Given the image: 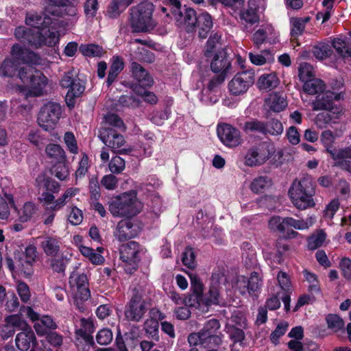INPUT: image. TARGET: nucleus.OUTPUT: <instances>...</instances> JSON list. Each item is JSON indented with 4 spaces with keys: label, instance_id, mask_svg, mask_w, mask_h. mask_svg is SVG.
<instances>
[{
    "label": "nucleus",
    "instance_id": "obj_51",
    "mask_svg": "<svg viewBox=\"0 0 351 351\" xmlns=\"http://www.w3.org/2000/svg\"><path fill=\"white\" fill-rule=\"evenodd\" d=\"M54 176L60 180H65L69 175V168L66 160L58 162L53 167Z\"/></svg>",
    "mask_w": 351,
    "mask_h": 351
},
{
    "label": "nucleus",
    "instance_id": "obj_32",
    "mask_svg": "<svg viewBox=\"0 0 351 351\" xmlns=\"http://www.w3.org/2000/svg\"><path fill=\"white\" fill-rule=\"evenodd\" d=\"M134 0H113L107 10L110 18L114 19L120 15Z\"/></svg>",
    "mask_w": 351,
    "mask_h": 351
},
{
    "label": "nucleus",
    "instance_id": "obj_22",
    "mask_svg": "<svg viewBox=\"0 0 351 351\" xmlns=\"http://www.w3.org/2000/svg\"><path fill=\"white\" fill-rule=\"evenodd\" d=\"M15 343L21 351L33 349L37 344L36 338L32 328H27L19 332L15 338Z\"/></svg>",
    "mask_w": 351,
    "mask_h": 351
},
{
    "label": "nucleus",
    "instance_id": "obj_64",
    "mask_svg": "<svg viewBox=\"0 0 351 351\" xmlns=\"http://www.w3.org/2000/svg\"><path fill=\"white\" fill-rule=\"evenodd\" d=\"M327 152L330 153L331 157L335 160L351 158V147L339 150L328 149Z\"/></svg>",
    "mask_w": 351,
    "mask_h": 351
},
{
    "label": "nucleus",
    "instance_id": "obj_34",
    "mask_svg": "<svg viewBox=\"0 0 351 351\" xmlns=\"http://www.w3.org/2000/svg\"><path fill=\"white\" fill-rule=\"evenodd\" d=\"M274 34L273 36V41L275 42V39L277 38V33L274 32V28L271 25H267L264 28L258 29L255 33L253 34L252 40L254 45H256L258 47L261 45H262L266 39L268 38L269 34Z\"/></svg>",
    "mask_w": 351,
    "mask_h": 351
},
{
    "label": "nucleus",
    "instance_id": "obj_19",
    "mask_svg": "<svg viewBox=\"0 0 351 351\" xmlns=\"http://www.w3.org/2000/svg\"><path fill=\"white\" fill-rule=\"evenodd\" d=\"M10 184V181L8 178H2L1 180L2 192L4 197L8 202V203H7L5 200L0 198V219H7L10 216V211L8 204L14 209L17 210L13 195L10 193V189L9 188V185Z\"/></svg>",
    "mask_w": 351,
    "mask_h": 351
},
{
    "label": "nucleus",
    "instance_id": "obj_63",
    "mask_svg": "<svg viewBox=\"0 0 351 351\" xmlns=\"http://www.w3.org/2000/svg\"><path fill=\"white\" fill-rule=\"evenodd\" d=\"M108 167L112 173H120L125 169V160L119 156L113 157L110 161Z\"/></svg>",
    "mask_w": 351,
    "mask_h": 351
},
{
    "label": "nucleus",
    "instance_id": "obj_24",
    "mask_svg": "<svg viewBox=\"0 0 351 351\" xmlns=\"http://www.w3.org/2000/svg\"><path fill=\"white\" fill-rule=\"evenodd\" d=\"M131 72L132 77L142 87H150L154 83L153 77L138 63L133 62L131 64Z\"/></svg>",
    "mask_w": 351,
    "mask_h": 351
},
{
    "label": "nucleus",
    "instance_id": "obj_41",
    "mask_svg": "<svg viewBox=\"0 0 351 351\" xmlns=\"http://www.w3.org/2000/svg\"><path fill=\"white\" fill-rule=\"evenodd\" d=\"M328 328L333 332L343 331L345 324L343 320L336 314H329L326 317Z\"/></svg>",
    "mask_w": 351,
    "mask_h": 351
},
{
    "label": "nucleus",
    "instance_id": "obj_57",
    "mask_svg": "<svg viewBox=\"0 0 351 351\" xmlns=\"http://www.w3.org/2000/svg\"><path fill=\"white\" fill-rule=\"evenodd\" d=\"M303 273L306 280L309 283V291H311L312 293H319L320 289L317 276L308 270H304Z\"/></svg>",
    "mask_w": 351,
    "mask_h": 351
},
{
    "label": "nucleus",
    "instance_id": "obj_53",
    "mask_svg": "<svg viewBox=\"0 0 351 351\" xmlns=\"http://www.w3.org/2000/svg\"><path fill=\"white\" fill-rule=\"evenodd\" d=\"M332 45V47L343 58L351 56V49L343 40L341 38H335Z\"/></svg>",
    "mask_w": 351,
    "mask_h": 351
},
{
    "label": "nucleus",
    "instance_id": "obj_30",
    "mask_svg": "<svg viewBox=\"0 0 351 351\" xmlns=\"http://www.w3.org/2000/svg\"><path fill=\"white\" fill-rule=\"evenodd\" d=\"M197 24L199 28V38H206L213 25L211 16L206 12L202 13L198 16Z\"/></svg>",
    "mask_w": 351,
    "mask_h": 351
},
{
    "label": "nucleus",
    "instance_id": "obj_50",
    "mask_svg": "<svg viewBox=\"0 0 351 351\" xmlns=\"http://www.w3.org/2000/svg\"><path fill=\"white\" fill-rule=\"evenodd\" d=\"M79 192L80 189L78 188L72 187L67 189L64 194L54 202L55 208H62L72 197L77 195Z\"/></svg>",
    "mask_w": 351,
    "mask_h": 351
},
{
    "label": "nucleus",
    "instance_id": "obj_40",
    "mask_svg": "<svg viewBox=\"0 0 351 351\" xmlns=\"http://www.w3.org/2000/svg\"><path fill=\"white\" fill-rule=\"evenodd\" d=\"M36 247L32 245H28L25 250L23 257H21L19 261L21 267L25 269V267H27L31 266L32 263L36 261Z\"/></svg>",
    "mask_w": 351,
    "mask_h": 351
},
{
    "label": "nucleus",
    "instance_id": "obj_61",
    "mask_svg": "<svg viewBox=\"0 0 351 351\" xmlns=\"http://www.w3.org/2000/svg\"><path fill=\"white\" fill-rule=\"evenodd\" d=\"M112 330L107 328L99 330L96 335V340L100 345L109 344L112 341Z\"/></svg>",
    "mask_w": 351,
    "mask_h": 351
},
{
    "label": "nucleus",
    "instance_id": "obj_16",
    "mask_svg": "<svg viewBox=\"0 0 351 351\" xmlns=\"http://www.w3.org/2000/svg\"><path fill=\"white\" fill-rule=\"evenodd\" d=\"M11 58L19 66L21 64L38 65L41 64L40 56L34 51L23 47L19 44H14L10 51ZM28 67V66H27Z\"/></svg>",
    "mask_w": 351,
    "mask_h": 351
},
{
    "label": "nucleus",
    "instance_id": "obj_4",
    "mask_svg": "<svg viewBox=\"0 0 351 351\" xmlns=\"http://www.w3.org/2000/svg\"><path fill=\"white\" fill-rule=\"evenodd\" d=\"M154 6L149 1L141 2L130 9V24L134 32H144L153 27Z\"/></svg>",
    "mask_w": 351,
    "mask_h": 351
},
{
    "label": "nucleus",
    "instance_id": "obj_18",
    "mask_svg": "<svg viewBox=\"0 0 351 351\" xmlns=\"http://www.w3.org/2000/svg\"><path fill=\"white\" fill-rule=\"evenodd\" d=\"M26 315L34 322V328L38 335L47 334L50 330L56 329L57 326L50 316L45 315L40 317L39 315L27 306L25 308Z\"/></svg>",
    "mask_w": 351,
    "mask_h": 351
},
{
    "label": "nucleus",
    "instance_id": "obj_2",
    "mask_svg": "<svg viewBox=\"0 0 351 351\" xmlns=\"http://www.w3.org/2000/svg\"><path fill=\"white\" fill-rule=\"evenodd\" d=\"M315 194V184L313 178L308 175L295 180L289 190V195L293 204L299 210L314 207Z\"/></svg>",
    "mask_w": 351,
    "mask_h": 351
},
{
    "label": "nucleus",
    "instance_id": "obj_54",
    "mask_svg": "<svg viewBox=\"0 0 351 351\" xmlns=\"http://www.w3.org/2000/svg\"><path fill=\"white\" fill-rule=\"evenodd\" d=\"M265 134H271L276 136L282 134L283 132V126L281 122L277 119H271L268 122H265Z\"/></svg>",
    "mask_w": 351,
    "mask_h": 351
},
{
    "label": "nucleus",
    "instance_id": "obj_9",
    "mask_svg": "<svg viewBox=\"0 0 351 351\" xmlns=\"http://www.w3.org/2000/svg\"><path fill=\"white\" fill-rule=\"evenodd\" d=\"M147 310V307L143 291L136 288L134 289L132 296L125 306V317L126 319L130 322H138L143 318Z\"/></svg>",
    "mask_w": 351,
    "mask_h": 351
},
{
    "label": "nucleus",
    "instance_id": "obj_37",
    "mask_svg": "<svg viewBox=\"0 0 351 351\" xmlns=\"http://www.w3.org/2000/svg\"><path fill=\"white\" fill-rule=\"evenodd\" d=\"M19 66L12 58H5L0 66V75L3 77H13L16 71H19L22 68H19Z\"/></svg>",
    "mask_w": 351,
    "mask_h": 351
},
{
    "label": "nucleus",
    "instance_id": "obj_29",
    "mask_svg": "<svg viewBox=\"0 0 351 351\" xmlns=\"http://www.w3.org/2000/svg\"><path fill=\"white\" fill-rule=\"evenodd\" d=\"M240 19L242 24L244 25V30L249 32L248 25H254L259 22V16L257 14L256 9L252 7L243 9L240 12Z\"/></svg>",
    "mask_w": 351,
    "mask_h": 351
},
{
    "label": "nucleus",
    "instance_id": "obj_21",
    "mask_svg": "<svg viewBox=\"0 0 351 351\" xmlns=\"http://www.w3.org/2000/svg\"><path fill=\"white\" fill-rule=\"evenodd\" d=\"M198 20L195 11L192 8H184L180 13L176 14V21L180 27H184L186 32L195 30Z\"/></svg>",
    "mask_w": 351,
    "mask_h": 351
},
{
    "label": "nucleus",
    "instance_id": "obj_43",
    "mask_svg": "<svg viewBox=\"0 0 351 351\" xmlns=\"http://www.w3.org/2000/svg\"><path fill=\"white\" fill-rule=\"evenodd\" d=\"M164 3L165 6L161 8L162 12L166 13L167 16L171 15L176 20V14L182 12L180 1L178 0H165Z\"/></svg>",
    "mask_w": 351,
    "mask_h": 351
},
{
    "label": "nucleus",
    "instance_id": "obj_31",
    "mask_svg": "<svg viewBox=\"0 0 351 351\" xmlns=\"http://www.w3.org/2000/svg\"><path fill=\"white\" fill-rule=\"evenodd\" d=\"M60 240L56 237L47 236L41 243L44 252L50 256H56L60 250Z\"/></svg>",
    "mask_w": 351,
    "mask_h": 351
},
{
    "label": "nucleus",
    "instance_id": "obj_49",
    "mask_svg": "<svg viewBox=\"0 0 351 351\" xmlns=\"http://www.w3.org/2000/svg\"><path fill=\"white\" fill-rule=\"evenodd\" d=\"M223 335L219 332V334L211 335L208 337H204L199 339V341H197V346L201 345L204 348H211L214 346H218L222 343Z\"/></svg>",
    "mask_w": 351,
    "mask_h": 351
},
{
    "label": "nucleus",
    "instance_id": "obj_23",
    "mask_svg": "<svg viewBox=\"0 0 351 351\" xmlns=\"http://www.w3.org/2000/svg\"><path fill=\"white\" fill-rule=\"evenodd\" d=\"M231 67V64L227 56L225 49L218 51L214 56L210 62V69L215 73L220 75L226 74Z\"/></svg>",
    "mask_w": 351,
    "mask_h": 351
},
{
    "label": "nucleus",
    "instance_id": "obj_45",
    "mask_svg": "<svg viewBox=\"0 0 351 351\" xmlns=\"http://www.w3.org/2000/svg\"><path fill=\"white\" fill-rule=\"evenodd\" d=\"M265 122L257 119L247 121L243 126V130L246 133L255 132L265 134Z\"/></svg>",
    "mask_w": 351,
    "mask_h": 351
},
{
    "label": "nucleus",
    "instance_id": "obj_39",
    "mask_svg": "<svg viewBox=\"0 0 351 351\" xmlns=\"http://www.w3.org/2000/svg\"><path fill=\"white\" fill-rule=\"evenodd\" d=\"M45 152L49 158L58 162L66 160L64 150L57 144H49L45 148Z\"/></svg>",
    "mask_w": 351,
    "mask_h": 351
},
{
    "label": "nucleus",
    "instance_id": "obj_55",
    "mask_svg": "<svg viewBox=\"0 0 351 351\" xmlns=\"http://www.w3.org/2000/svg\"><path fill=\"white\" fill-rule=\"evenodd\" d=\"M248 293L252 295L259 291L262 286V280L256 272L252 273L247 278Z\"/></svg>",
    "mask_w": 351,
    "mask_h": 351
},
{
    "label": "nucleus",
    "instance_id": "obj_35",
    "mask_svg": "<svg viewBox=\"0 0 351 351\" xmlns=\"http://www.w3.org/2000/svg\"><path fill=\"white\" fill-rule=\"evenodd\" d=\"M272 185L271 180L267 176H258L254 179L250 184V189L254 193H263Z\"/></svg>",
    "mask_w": 351,
    "mask_h": 351
},
{
    "label": "nucleus",
    "instance_id": "obj_52",
    "mask_svg": "<svg viewBox=\"0 0 351 351\" xmlns=\"http://www.w3.org/2000/svg\"><path fill=\"white\" fill-rule=\"evenodd\" d=\"M6 324L5 328H9L11 326L12 328H18L22 330H25L27 328H29L27 323L21 319L18 315H12L8 316L5 319Z\"/></svg>",
    "mask_w": 351,
    "mask_h": 351
},
{
    "label": "nucleus",
    "instance_id": "obj_12",
    "mask_svg": "<svg viewBox=\"0 0 351 351\" xmlns=\"http://www.w3.org/2000/svg\"><path fill=\"white\" fill-rule=\"evenodd\" d=\"M270 145L263 142L250 147L244 157V163L248 167H256L264 164L270 157L272 150Z\"/></svg>",
    "mask_w": 351,
    "mask_h": 351
},
{
    "label": "nucleus",
    "instance_id": "obj_42",
    "mask_svg": "<svg viewBox=\"0 0 351 351\" xmlns=\"http://www.w3.org/2000/svg\"><path fill=\"white\" fill-rule=\"evenodd\" d=\"M268 227L271 232L285 234L287 230L285 217L278 215L271 217L268 221Z\"/></svg>",
    "mask_w": 351,
    "mask_h": 351
},
{
    "label": "nucleus",
    "instance_id": "obj_27",
    "mask_svg": "<svg viewBox=\"0 0 351 351\" xmlns=\"http://www.w3.org/2000/svg\"><path fill=\"white\" fill-rule=\"evenodd\" d=\"M279 79L274 73L263 74L257 82V86L260 90H270L278 86Z\"/></svg>",
    "mask_w": 351,
    "mask_h": 351
},
{
    "label": "nucleus",
    "instance_id": "obj_58",
    "mask_svg": "<svg viewBox=\"0 0 351 351\" xmlns=\"http://www.w3.org/2000/svg\"><path fill=\"white\" fill-rule=\"evenodd\" d=\"M326 238V234L322 231H319L317 234L312 235L308 242V246L310 250H315L324 243Z\"/></svg>",
    "mask_w": 351,
    "mask_h": 351
},
{
    "label": "nucleus",
    "instance_id": "obj_28",
    "mask_svg": "<svg viewBox=\"0 0 351 351\" xmlns=\"http://www.w3.org/2000/svg\"><path fill=\"white\" fill-rule=\"evenodd\" d=\"M99 253L95 252L93 248L89 247H86L84 245H80L79 247V250L81 254L86 257L94 265H101L104 263L105 259L101 253L103 252V247H97V248Z\"/></svg>",
    "mask_w": 351,
    "mask_h": 351
},
{
    "label": "nucleus",
    "instance_id": "obj_33",
    "mask_svg": "<svg viewBox=\"0 0 351 351\" xmlns=\"http://www.w3.org/2000/svg\"><path fill=\"white\" fill-rule=\"evenodd\" d=\"M287 229L293 228L299 230H304L309 228L315 223L313 217H308L306 219H295L291 217H285Z\"/></svg>",
    "mask_w": 351,
    "mask_h": 351
},
{
    "label": "nucleus",
    "instance_id": "obj_3",
    "mask_svg": "<svg viewBox=\"0 0 351 351\" xmlns=\"http://www.w3.org/2000/svg\"><path fill=\"white\" fill-rule=\"evenodd\" d=\"M143 207L134 190L118 195L108 202L109 211L114 217L131 218L141 213Z\"/></svg>",
    "mask_w": 351,
    "mask_h": 351
},
{
    "label": "nucleus",
    "instance_id": "obj_20",
    "mask_svg": "<svg viewBox=\"0 0 351 351\" xmlns=\"http://www.w3.org/2000/svg\"><path fill=\"white\" fill-rule=\"evenodd\" d=\"M220 324L216 319H209L206 322L203 328L198 332H194L189 335L188 341L191 346H197V341L205 337L219 333Z\"/></svg>",
    "mask_w": 351,
    "mask_h": 351
},
{
    "label": "nucleus",
    "instance_id": "obj_1",
    "mask_svg": "<svg viewBox=\"0 0 351 351\" xmlns=\"http://www.w3.org/2000/svg\"><path fill=\"white\" fill-rule=\"evenodd\" d=\"M25 23L32 28L19 26L14 31L15 38L20 42L36 48L43 45L51 47L58 43V27L61 23L59 19L29 12L26 16Z\"/></svg>",
    "mask_w": 351,
    "mask_h": 351
},
{
    "label": "nucleus",
    "instance_id": "obj_26",
    "mask_svg": "<svg viewBox=\"0 0 351 351\" xmlns=\"http://www.w3.org/2000/svg\"><path fill=\"white\" fill-rule=\"evenodd\" d=\"M265 105L270 110L280 112L287 108V101L283 93L274 92L265 99Z\"/></svg>",
    "mask_w": 351,
    "mask_h": 351
},
{
    "label": "nucleus",
    "instance_id": "obj_62",
    "mask_svg": "<svg viewBox=\"0 0 351 351\" xmlns=\"http://www.w3.org/2000/svg\"><path fill=\"white\" fill-rule=\"evenodd\" d=\"M64 142L68 150L73 154L78 153L77 141L73 132H66L64 135Z\"/></svg>",
    "mask_w": 351,
    "mask_h": 351
},
{
    "label": "nucleus",
    "instance_id": "obj_11",
    "mask_svg": "<svg viewBox=\"0 0 351 351\" xmlns=\"http://www.w3.org/2000/svg\"><path fill=\"white\" fill-rule=\"evenodd\" d=\"M120 259L127 274L134 273L137 267L139 258V245L135 241H130L120 247Z\"/></svg>",
    "mask_w": 351,
    "mask_h": 351
},
{
    "label": "nucleus",
    "instance_id": "obj_15",
    "mask_svg": "<svg viewBox=\"0 0 351 351\" xmlns=\"http://www.w3.org/2000/svg\"><path fill=\"white\" fill-rule=\"evenodd\" d=\"M254 81V75L252 72L245 71L238 73L228 83L229 90L234 95H242L253 84Z\"/></svg>",
    "mask_w": 351,
    "mask_h": 351
},
{
    "label": "nucleus",
    "instance_id": "obj_7",
    "mask_svg": "<svg viewBox=\"0 0 351 351\" xmlns=\"http://www.w3.org/2000/svg\"><path fill=\"white\" fill-rule=\"evenodd\" d=\"M60 83L62 88L68 89L65 97L66 105L73 108L75 99L81 97L85 90L84 82L76 76L73 71H69L64 75Z\"/></svg>",
    "mask_w": 351,
    "mask_h": 351
},
{
    "label": "nucleus",
    "instance_id": "obj_14",
    "mask_svg": "<svg viewBox=\"0 0 351 351\" xmlns=\"http://www.w3.org/2000/svg\"><path fill=\"white\" fill-rule=\"evenodd\" d=\"M99 137L103 143L114 152L120 154H126L132 151L130 148H125V141L121 134H117L112 128H106L100 133Z\"/></svg>",
    "mask_w": 351,
    "mask_h": 351
},
{
    "label": "nucleus",
    "instance_id": "obj_38",
    "mask_svg": "<svg viewBox=\"0 0 351 351\" xmlns=\"http://www.w3.org/2000/svg\"><path fill=\"white\" fill-rule=\"evenodd\" d=\"M325 89L324 82L317 78L307 80L304 83L303 90L308 95H316L323 93Z\"/></svg>",
    "mask_w": 351,
    "mask_h": 351
},
{
    "label": "nucleus",
    "instance_id": "obj_6",
    "mask_svg": "<svg viewBox=\"0 0 351 351\" xmlns=\"http://www.w3.org/2000/svg\"><path fill=\"white\" fill-rule=\"evenodd\" d=\"M19 77L21 82L28 86L36 96L43 95L48 83L47 77L40 71L32 66H23L19 70Z\"/></svg>",
    "mask_w": 351,
    "mask_h": 351
},
{
    "label": "nucleus",
    "instance_id": "obj_47",
    "mask_svg": "<svg viewBox=\"0 0 351 351\" xmlns=\"http://www.w3.org/2000/svg\"><path fill=\"white\" fill-rule=\"evenodd\" d=\"M313 53L315 57L323 60L330 57L332 53V49L328 43H321L315 45L313 49Z\"/></svg>",
    "mask_w": 351,
    "mask_h": 351
},
{
    "label": "nucleus",
    "instance_id": "obj_36",
    "mask_svg": "<svg viewBox=\"0 0 351 351\" xmlns=\"http://www.w3.org/2000/svg\"><path fill=\"white\" fill-rule=\"evenodd\" d=\"M123 68L124 62L123 59L118 56H114L112 58V62L110 67V71L106 81L107 85L108 86L112 84L119 73L123 69Z\"/></svg>",
    "mask_w": 351,
    "mask_h": 351
},
{
    "label": "nucleus",
    "instance_id": "obj_5",
    "mask_svg": "<svg viewBox=\"0 0 351 351\" xmlns=\"http://www.w3.org/2000/svg\"><path fill=\"white\" fill-rule=\"evenodd\" d=\"M344 92L326 91L322 95L317 96L315 101L312 102L313 110H326L335 114V117H339L342 113V107L336 104V101H339L344 99Z\"/></svg>",
    "mask_w": 351,
    "mask_h": 351
},
{
    "label": "nucleus",
    "instance_id": "obj_44",
    "mask_svg": "<svg viewBox=\"0 0 351 351\" xmlns=\"http://www.w3.org/2000/svg\"><path fill=\"white\" fill-rule=\"evenodd\" d=\"M38 208L36 205L27 202L24 204L21 210L19 212V219L21 222H27L36 213Z\"/></svg>",
    "mask_w": 351,
    "mask_h": 351
},
{
    "label": "nucleus",
    "instance_id": "obj_60",
    "mask_svg": "<svg viewBox=\"0 0 351 351\" xmlns=\"http://www.w3.org/2000/svg\"><path fill=\"white\" fill-rule=\"evenodd\" d=\"M289 327V324L287 322H282L279 323L274 331L270 335L271 342L276 345L278 343V339L280 337L285 335Z\"/></svg>",
    "mask_w": 351,
    "mask_h": 351
},
{
    "label": "nucleus",
    "instance_id": "obj_10",
    "mask_svg": "<svg viewBox=\"0 0 351 351\" xmlns=\"http://www.w3.org/2000/svg\"><path fill=\"white\" fill-rule=\"evenodd\" d=\"M69 285L75 291L74 299L77 307L80 311H83L84 307L82 302L88 300L90 296L86 275L73 271L69 277Z\"/></svg>",
    "mask_w": 351,
    "mask_h": 351
},
{
    "label": "nucleus",
    "instance_id": "obj_46",
    "mask_svg": "<svg viewBox=\"0 0 351 351\" xmlns=\"http://www.w3.org/2000/svg\"><path fill=\"white\" fill-rule=\"evenodd\" d=\"M159 323L155 319H148L144 324V329L147 336L154 340L158 341Z\"/></svg>",
    "mask_w": 351,
    "mask_h": 351
},
{
    "label": "nucleus",
    "instance_id": "obj_25",
    "mask_svg": "<svg viewBox=\"0 0 351 351\" xmlns=\"http://www.w3.org/2000/svg\"><path fill=\"white\" fill-rule=\"evenodd\" d=\"M133 223L128 220L120 221L114 232L116 239L119 241H125L136 236V231L133 229Z\"/></svg>",
    "mask_w": 351,
    "mask_h": 351
},
{
    "label": "nucleus",
    "instance_id": "obj_48",
    "mask_svg": "<svg viewBox=\"0 0 351 351\" xmlns=\"http://www.w3.org/2000/svg\"><path fill=\"white\" fill-rule=\"evenodd\" d=\"M309 19L306 18H294L291 20V35L292 37L296 38L301 35L304 29L305 24L308 21Z\"/></svg>",
    "mask_w": 351,
    "mask_h": 351
},
{
    "label": "nucleus",
    "instance_id": "obj_13",
    "mask_svg": "<svg viewBox=\"0 0 351 351\" xmlns=\"http://www.w3.org/2000/svg\"><path fill=\"white\" fill-rule=\"evenodd\" d=\"M225 280L223 273L217 269L213 271L207 298H204L205 306L217 305L223 303L221 284Z\"/></svg>",
    "mask_w": 351,
    "mask_h": 351
},
{
    "label": "nucleus",
    "instance_id": "obj_17",
    "mask_svg": "<svg viewBox=\"0 0 351 351\" xmlns=\"http://www.w3.org/2000/svg\"><path fill=\"white\" fill-rule=\"evenodd\" d=\"M217 132L220 141L227 147H237L243 141L240 131L230 124H219Z\"/></svg>",
    "mask_w": 351,
    "mask_h": 351
},
{
    "label": "nucleus",
    "instance_id": "obj_59",
    "mask_svg": "<svg viewBox=\"0 0 351 351\" xmlns=\"http://www.w3.org/2000/svg\"><path fill=\"white\" fill-rule=\"evenodd\" d=\"M184 305L191 307L200 308L202 305L205 306V300L203 295L191 293L184 298Z\"/></svg>",
    "mask_w": 351,
    "mask_h": 351
},
{
    "label": "nucleus",
    "instance_id": "obj_56",
    "mask_svg": "<svg viewBox=\"0 0 351 351\" xmlns=\"http://www.w3.org/2000/svg\"><path fill=\"white\" fill-rule=\"evenodd\" d=\"M314 76L313 66L306 62H303L299 66V78L301 81L305 82L307 80L313 79Z\"/></svg>",
    "mask_w": 351,
    "mask_h": 351
},
{
    "label": "nucleus",
    "instance_id": "obj_8",
    "mask_svg": "<svg viewBox=\"0 0 351 351\" xmlns=\"http://www.w3.org/2000/svg\"><path fill=\"white\" fill-rule=\"evenodd\" d=\"M62 112L60 104L53 101L44 104L38 116V123L43 130L50 131L58 123Z\"/></svg>",
    "mask_w": 351,
    "mask_h": 351
}]
</instances>
